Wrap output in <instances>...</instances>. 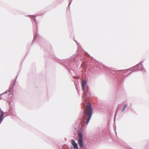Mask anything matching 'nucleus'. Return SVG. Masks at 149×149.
<instances>
[{
    "label": "nucleus",
    "mask_w": 149,
    "mask_h": 149,
    "mask_svg": "<svg viewBox=\"0 0 149 149\" xmlns=\"http://www.w3.org/2000/svg\"><path fill=\"white\" fill-rule=\"evenodd\" d=\"M92 111L91 104L89 102L86 105L84 111L83 118L81 122L82 125H84L85 123L87 124L88 123L91 118Z\"/></svg>",
    "instance_id": "nucleus-1"
},
{
    "label": "nucleus",
    "mask_w": 149,
    "mask_h": 149,
    "mask_svg": "<svg viewBox=\"0 0 149 149\" xmlns=\"http://www.w3.org/2000/svg\"><path fill=\"white\" fill-rule=\"evenodd\" d=\"M83 135L81 133L79 132L78 134L79 139L78 140V142L80 147H82L83 146Z\"/></svg>",
    "instance_id": "nucleus-2"
},
{
    "label": "nucleus",
    "mask_w": 149,
    "mask_h": 149,
    "mask_svg": "<svg viewBox=\"0 0 149 149\" xmlns=\"http://www.w3.org/2000/svg\"><path fill=\"white\" fill-rule=\"evenodd\" d=\"M72 144L74 148L75 149H78V144L76 143L73 140H72Z\"/></svg>",
    "instance_id": "nucleus-3"
},
{
    "label": "nucleus",
    "mask_w": 149,
    "mask_h": 149,
    "mask_svg": "<svg viewBox=\"0 0 149 149\" xmlns=\"http://www.w3.org/2000/svg\"><path fill=\"white\" fill-rule=\"evenodd\" d=\"M86 84V83L85 81H82V87L83 91L84 90Z\"/></svg>",
    "instance_id": "nucleus-4"
},
{
    "label": "nucleus",
    "mask_w": 149,
    "mask_h": 149,
    "mask_svg": "<svg viewBox=\"0 0 149 149\" xmlns=\"http://www.w3.org/2000/svg\"><path fill=\"white\" fill-rule=\"evenodd\" d=\"M3 112L2 111L1 113L0 116V123L3 120Z\"/></svg>",
    "instance_id": "nucleus-5"
},
{
    "label": "nucleus",
    "mask_w": 149,
    "mask_h": 149,
    "mask_svg": "<svg viewBox=\"0 0 149 149\" xmlns=\"http://www.w3.org/2000/svg\"><path fill=\"white\" fill-rule=\"evenodd\" d=\"M126 107V105H125V106L124 107V108H123V109L122 110V111H123L124 110V109H125V108Z\"/></svg>",
    "instance_id": "nucleus-6"
},
{
    "label": "nucleus",
    "mask_w": 149,
    "mask_h": 149,
    "mask_svg": "<svg viewBox=\"0 0 149 149\" xmlns=\"http://www.w3.org/2000/svg\"><path fill=\"white\" fill-rule=\"evenodd\" d=\"M85 96H86V93H84V94H83V97H85Z\"/></svg>",
    "instance_id": "nucleus-7"
},
{
    "label": "nucleus",
    "mask_w": 149,
    "mask_h": 149,
    "mask_svg": "<svg viewBox=\"0 0 149 149\" xmlns=\"http://www.w3.org/2000/svg\"><path fill=\"white\" fill-rule=\"evenodd\" d=\"M82 65H85V63H83L82 64Z\"/></svg>",
    "instance_id": "nucleus-8"
},
{
    "label": "nucleus",
    "mask_w": 149,
    "mask_h": 149,
    "mask_svg": "<svg viewBox=\"0 0 149 149\" xmlns=\"http://www.w3.org/2000/svg\"><path fill=\"white\" fill-rule=\"evenodd\" d=\"M34 21H36V19L35 18H34Z\"/></svg>",
    "instance_id": "nucleus-9"
}]
</instances>
